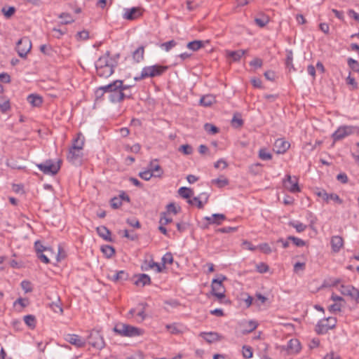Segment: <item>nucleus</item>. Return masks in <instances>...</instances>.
Masks as SVG:
<instances>
[{
    "label": "nucleus",
    "instance_id": "1",
    "mask_svg": "<svg viewBox=\"0 0 359 359\" xmlns=\"http://www.w3.org/2000/svg\"><path fill=\"white\" fill-rule=\"evenodd\" d=\"M110 52L107 51L104 55L100 56L95 62L97 74L100 77L108 78L114 72L115 63L109 62Z\"/></svg>",
    "mask_w": 359,
    "mask_h": 359
},
{
    "label": "nucleus",
    "instance_id": "2",
    "mask_svg": "<svg viewBox=\"0 0 359 359\" xmlns=\"http://www.w3.org/2000/svg\"><path fill=\"white\" fill-rule=\"evenodd\" d=\"M168 69L167 66L160 65H154L151 66H147L142 68L140 76L135 77L136 81L144 79L149 77H156L161 76Z\"/></svg>",
    "mask_w": 359,
    "mask_h": 359
},
{
    "label": "nucleus",
    "instance_id": "3",
    "mask_svg": "<svg viewBox=\"0 0 359 359\" xmlns=\"http://www.w3.org/2000/svg\"><path fill=\"white\" fill-rule=\"evenodd\" d=\"M61 164V159H57L56 161L52 159H48L43 163L37 164L36 166L43 174L55 175L60 170Z\"/></svg>",
    "mask_w": 359,
    "mask_h": 359
},
{
    "label": "nucleus",
    "instance_id": "4",
    "mask_svg": "<svg viewBox=\"0 0 359 359\" xmlns=\"http://www.w3.org/2000/svg\"><path fill=\"white\" fill-rule=\"evenodd\" d=\"M113 330L115 333L121 337H133L139 336L141 334L139 328L125 323L116 324Z\"/></svg>",
    "mask_w": 359,
    "mask_h": 359
},
{
    "label": "nucleus",
    "instance_id": "5",
    "mask_svg": "<svg viewBox=\"0 0 359 359\" xmlns=\"http://www.w3.org/2000/svg\"><path fill=\"white\" fill-rule=\"evenodd\" d=\"M337 319L334 317H328L319 320L316 325L315 331L318 334H325L330 330L336 327Z\"/></svg>",
    "mask_w": 359,
    "mask_h": 359
},
{
    "label": "nucleus",
    "instance_id": "6",
    "mask_svg": "<svg viewBox=\"0 0 359 359\" xmlns=\"http://www.w3.org/2000/svg\"><path fill=\"white\" fill-rule=\"evenodd\" d=\"M86 340L90 346L98 350L102 349L105 346L102 335L96 330H92Z\"/></svg>",
    "mask_w": 359,
    "mask_h": 359
},
{
    "label": "nucleus",
    "instance_id": "7",
    "mask_svg": "<svg viewBox=\"0 0 359 359\" xmlns=\"http://www.w3.org/2000/svg\"><path fill=\"white\" fill-rule=\"evenodd\" d=\"M356 127L353 126H341L332 135L334 142L339 141L354 133Z\"/></svg>",
    "mask_w": 359,
    "mask_h": 359
},
{
    "label": "nucleus",
    "instance_id": "8",
    "mask_svg": "<svg viewBox=\"0 0 359 359\" xmlns=\"http://www.w3.org/2000/svg\"><path fill=\"white\" fill-rule=\"evenodd\" d=\"M32 48V42L29 37L21 38L16 44V51L20 57L25 58Z\"/></svg>",
    "mask_w": 359,
    "mask_h": 359
},
{
    "label": "nucleus",
    "instance_id": "9",
    "mask_svg": "<svg viewBox=\"0 0 359 359\" xmlns=\"http://www.w3.org/2000/svg\"><path fill=\"white\" fill-rule=\"evenodd\" d=\"M83 158V152L81 149H76L74 148H69V152L67 156V160L72 164L75 165H79L81 164Z\"/></svg>",
    "mask_w": 359,
    "mask_h": 359
},
{
    "label": "nucleus",
    "instance_id": "10",
    "mask_svg": "<svg viewBox=\"0 0 359 359\" xmlns=\"http://www.w3.org/2000/svg\"><path fill=\"white\" fill-rule=\"evenodd\" d=\"M284 187L291 193H297L300 191L297 179L295 177H291L290 175L285 176L283 180Z\"/></svg>",
    "mask_w": 359,
    "mask_h": 359
},
{
    "label": "nucleus",
    "instance_id": "11",
    "mask_svg": "<svg viewBox=\"0 0 359 359\" xmlns=\"http://www.w3.org/2000/svg\"><path fill=\"white\" fill-rule=\"evenodd\" d=\"M65 339L68 343L74 345L76 348H82L84 347L86 344V339L80 337L78 334H67L65 335Z\"/></svg>",
    "mask_w": 359,
    "mask_h": 359
},
{
    "label": "nucleus",
    "instance_id": "12",
    "mask_svg": "<svg viewBox=\"0 0 359 359\" xmlns=\"http://www.w3.org/2000/svg\"><path fill=\"white\" fill-rule=\"evenodd\" d=\"M131 97V95H127L125 93L121 91V86L118 88H116V89H114V91L111 93V95H109V100L110 102L113 103L116 102H121L123 101L125 98H130Z\"/></svg>",
    "mask_w": 359,
    "mask_h": 359
},
{
    "label": "nucleus",
    "instance_id": "13",
    "mask_svg": "<svg viewBox=\"0 0 359 359\" xmlns=\"http://www.w3.org/2000/svg\"><path fill=\"white\" fill-rule=\"evenodd\" d=\"M341 292L344 295L350 297L357 302L359 300V291L352 285H341Z\"/></svg>",
    "mask_w": 359,
    "mask_h": 359
},
{
    "label": "nucleus",
    "instance_id": "14",
    "mask_svg": "<svg viewBox=\"0 0 359 359\" xmlns=\"http://www.w3.org/2000/svg\"><path fill=\"white\" fill-rule=\"evenodd\" d=\"M316 194L318 196L322 198L327 203L332 200L339 204L342 203V200L336 194H328L324 189L319 190L318 191H316Z\"/></svg>",
    "mask_w": 359,
    "mask_h": 359
},
{
    "label": "nucleus",
    "instance_id": "15",
    "mask_svg": "<svg viewBox=\"0 0 359 359\" xmlns=\"http://www.w3.org/2000/svg\"><path fill=\"white\" fill-rule=\"evenodd\" d=\"M290 147V142L283 138L277 139L274 143V150L277 154H285Z\"/></svg>",
    "mask_w": 359,
    "mask_h": 359
},
{
    "label": "nucleus",
    "instance_id": "16",
    "mask_svg": "<svg viewBox=\"0 0 359 359\" xmlns=\"http://www.w3.org/2000/svg\"><path fill=\"white\" fill-rule=\"evenodd\" d=\"M226 219V216L224 214L215 213L211 216H206L204 219L207 221V224L205 227H207L209 224H221L222 222Z\"/></svg>",
    "mask_w": 359,
    "mask_h": 359
},
{
    "label": "nucleus",
    "instance_id": "17",
    "mask_svg": "<svg viewBox=\"0 0 359 359\" xmlns=\"http://www.w3.org/2000/svg\"><path fill=\"white\" fill-rule=\"evenodd\" d=\"M226 278L224 276H221V278H214L212 281L211 284V293H216L221 291H225L222 281L226 280Z\"/></svg>",
    "mask_w": 359,
    "mask_h": 359
},
{
    "label": "nucleus",
    "instance_id": "18",
    "mask_svg": "<svg viewBox=\"0 0 359 359\" xmlns=\"http://www.w3.org/2000/svg\"><path fill=\"white\" fill-rule=\"evenodd\" d=\"M141 15V11L139 8L133 7L132 8L125 9L123 18L126 20H133Z\"/></svg>",
    "mask_w": 359,
    "mask_h": 359
},
{
    "label": "nucleus",
    "instance_id": "19",
    "mask_svg": "<svg viewBox=\"0 0 359 359\" xmlns=\"http://www.w3.org/2000/svg\"><path fill=\"white\" fill-rule=\"evenodd\" d=\"M332 250L337 253L340 251L344 245V239L339 236H334L330 241Z\"/></svg>",
    "mask_w": 359,
    "mask_h": 359
},
{
    "label": "nucleus",
    "instance_id": "20",
    "mask_svg": "<svg viewBox=\"0 0 359 359\" xmlns=\"http://www.w3.org/2000/svg\"><path fill=\"white\" fill-rule=\"evenodd\" d=\"M287 351L289 353H296L301 350L300 342L297 339H291L287 344Z\"/></svg>",
    "mask_w": 359,
    "mask_h": 359
},
{
    "label": "nucleus",
    "instance_id": "21",
    "mask_svg": "<svg viewBox=\"0 0 359 359\" xmlns=\"http://www.w3.org/2000/svg\"><path fill=\"white\" fill-rule=\"evenodd\" d=\"M136 280L134 284L137 286L144 287L151 284L150 277L145 273H141L135 276Z\"/></svg>",
    "mask_w": 359,
    "mask_h": 359
},
{
    "label": "nucleus",
    "instance_id": "22",
    "mask_svg": "<svg viewBox=\"0 0 359 359\" xmlns=\"http://www.w3.org/2000/svg\"><path fill=\"white\" fill-rule=\"evenodd\" d=\"M129 274L124 270L117 271H116L110 278L111 280L114 282H119L122 283L128 279Z\"/></svg>",
    "mask_w": 359,
    "mask_h": 359
},
{
    "label": "nucleus",
    "instance_id": "23",
    "mask_svg": "<svg viewBox=\"0 0 359 359\" xmlns=\"http://www.w3.org/2000/svg\"><path fill=\"white\" fill-rule=\"evenodd\" d=\"M96 231L99 236L102 238L104 241L111 242V231L105 226H100L96 228Z\"/></svg>",
    "mask_w": 359,
    "mask_h": 359
},
{
    "label": "nucleus",
    "instance_id": "24",
    "mask_svg": "<svg viewBox=\"0 0 359 359\" xmlns=\"http://www.w3.org/2000/svg\"><path fill=\"white\" fill-rule=\"evenodd\" d=\"M142 269L144 271H148L150 269H154L156 272L160 273L163 271V266L157 262H155L154 260H151L149 262H145L144 265L142 266Z\"/></svg>",
    "mask_w": 359,
    "mask_h": 359
},
{
    "label": "nucleus",
    "instance_id": "25",
    "mask_svg": "<svg viewBox=\"0 0 359 359\" xmlns=\"http://www.w3.org/2000/svg\"><path fill=\"white\" fill-rule=\"evenodd\" d=\"M246 50H226V54L229 58H231L233 62H238L245 55Z\"/></svg>",
    "mask_w": 359,
    "mask_h": 359
},
{
    "label": "nucleus",
    "instance_id": "26",
    "mask_svg": "<svg viewBox=\"0 0 359 359\" xmlns=\"http://www.w3.org/2000/svg\"><path fill=\"white\" fill-rule=\"evenodd\" d=\"M201 335L204 339V340L208 343H213L219 341L222 339V336H220L218 333L213 332H202Z\"/></svg>",
    "mask_w": 359,
    "mask_h": 359
},
{
    "label": "nucleus",
    "instance_id": "27",
    "mask_svg": "<svg viewBox=\"0 0 359 359\" xmlns=\"http://www.w3.org/2000/svg\"><path fill=\"white\" fill-rule=\"evenodd\" d=\"M84 142L85 137L82 133H79L76 135V138L73 140L72 146L71 147V148L83 150Z\"/></svg>",
    "mask_w": 359,
    "mask_h": 359
},
{
    "label": "nucleus",
    "instance_id": "28",
    "mask_svg": "<svg viewBox=\"0 0 359 359\" xmlns=\"http://www.w3.org/2000/svg\"><path fill=\"white\" fill-rule=\"evenodd\" d=\"M27 100L32 107H40L43 103L42 97L36 94H31L28 95Z\"/></svg>",
    "mask_w": 359,
    "mask_h": 359
},
{
    "label": "nucleus",
    "instance_id": "29",
    "mask_svg": "<svg viewBox=\"0 0 359 359\" xmlns=\"http://www.w3.org/2000/svg\"><path fill=\"white\" fill-rule=\"evenodd\" d=\"M157 159H154L149 164V170L154 172V177H160L163 175V170L161 167L156 163Z\"/></svg>",
    "mask_w": 359,
    "mask_h": 359
},
{
    "label": "nucleus",
    "instance_id": "30",
    "mask_svg": "<svg viewBox=\"0 0 359 359\" xmlns=\"http://www.w3.org/2000/svg\"><path fill=\"white\" fill-rule=\"evenodd\" d=\"M285 66L290 72L291 71H296V69L293 65V53L291 50H287L286 51Z\"/></svg>",
    "mask_w": 359,
    "mask_h": 359
},
{
    "label": "nucleus",
    "instance_id": "31",
    "mask_svg": "<svg viewBox=\"0 0 359 359\" xmlns=\"http://www.w3.org/2000/svg\"><path fill=\"white\" fill-rule=\"evenodd\" d=\"M144 46H141L133 53V57L136 62H140L144 60Z\"/></svg>",
    "mask_w": 359,
    "mask_h": 359
},
{
    "label": "nucleus",
    "instance_id": "32",
    "mask_svg": "<svg viewBox=\"0 0 359 359\" xmlns=\"http://www.w3.org/2000/svg\"><path fill=\"white\" fill-rule=\"evenodd\" d=\"M11 109L10 100L6 96L0 97V111L6 113Z\"/></svg>",
    "mask_w": 359,
    "mask_h": 359
},
{
    "label": "nucleus",
    "instance_id": "33",
    "mask_svg": "<svg viewBox=\"0 0 359 359\" xmlns=\"http://www.w3.org/2000/svg\"><path fill=\"white\" fill-rule=\"evenodd\" d=\"M34 248L36 255L44 252L46 253L53 254V250L50 248L43 246V244L39 241L35 242Z\"/></svg>",
    "mask_w": 359,
    "mask_h": 359
},
{
    "label": "nucleus",
    "instance_id": "34",
    "mask_svg": "<svg viewBox=\"0 0 359 359\" xmlns=\"http://www.w3.org/2000/svg\"><path fill=\"white\" fill-rule=\"evenodd\" d=\"M121 80H116L112 83L104 86V90L106 91V93L111 95V93H112V92L114 91V89H116V88H118L119 86H121Z\"/></svg>",
    "mask_w": 359,
    "mask_h": 359
},
{
    "label": "nucleus",
    "instance_id": "35",
    "mask_svg": "<svg viewBox=\"0 0 359 359\" xmlns=\"http://www.w3.org/2000/svg\"><path fill=\"white\" fill-rule=\"evenodd\" d=\"M178 194L181 197L189 200L194 195V191L190 188L182 187L179 189Z\"/></svg>",
    "mask_w": 359,
    "mask_h": 359
},
{
    "label": "nucleus",
    "instance_id": "36",
    "mask_svg": "<svg viewBox=\"0 0 359 359\" xmlns=\"http://www.w3.org/2000/svg\"><path fill=\"white\" fill-rule=\"evenodd\" d=\"M203 46H204L203 41H200V40H195L193 41H190L187 45V47L193 51H197L200 48H203Z\"/></svg>",
    "mask_w": 359,
    "mask_h": 359
},
{
    "label": "nucleus",
    "instance_id": "37",
    "mask_svg": "<svg viewBox=\"0 0 359 359\" xmlns=\"http://www.w3.org/2000/svg\"><path fill=\"white\" fill-rule=\"evenodd\" d=\"M289 226L294 228L298 233L304 231L307 226L299 221H292L289 222Z\"/></svg>",
    "mask_w": 359,
    "mask_h": 359
},
{
    "label": "nucleus",
    "instance_id": "38",
    "mask_svg": "<svg viewBox=\"0 0 359 359\" xmlns=\"http://www.w3.org/2000/svg\"><path fill=\"white\" fill-rule=\"evenodd\" d=\"M101 251L107 258H111L115 254L114 248L109 245H102L101 247Z\"/></svg>",
    "mask_w": 359,
    "mask_h": 359
},
{
    "label": "nucleus",
    "instance_id": "39",
    "mask_svg": "<svg viewBox=\"0 0 359 359\" xmlns=\"http://www.w3.org/2000/svg\"><path fill=\"white\" fill-rule=\"evenodd\" d=\"M259 158L263 161H269L272 158V154L266 148H262L258 153Z\"/></svg>",
    "mask_w": 359,
    "mask_h": 359
},
{
    "label": "nucleus",
    "instance_id": "40",
    "mask_svg": "<svg viewBox=\"0 0 359 359\" xmlns=\"http://www.w3.org/2000/svg\"><path fill=\"white\" fill-rule=\"evenodd\" d=\"M25 324L31 329H34L36 326V318L33 315H27L24 317Z\"/></svg>",
    "mask_w": 359,
    "mask_h": 359
},
{
    "label": "nucleus",
    "instance_id": "41",
    "mask_svg": "<svg viewBox=\"0 0 359 359\" xmlns=\"http://www.w3.org/2000/svg\"><path fill=\"white\" fill-rule=\"evenodd\" d=\"M59 18L62 19L61 23L64 25L70 24L74 21L73 17L67 13H62Z\"/></svg>",
    "mask_w": 359,
    "mask_h": 359
},
{
    "label": "nucleus",
    "instance_id": "42",
    "mask_svg": "<svg viewBox=\"0 0 359 359\" xmlns=\"http://www.w3.org/2000/svg\"><path fill=\"white\" fill-rule=\"evenodd\" d=\"M306 220L309 222V227L313 229V226L317 221L316 217L313 215V212L308 211L306 215Z\"/></svg>",
    "mask_w": 359,
    "mask_h": 359
},
{
    "label": "nucleus",
    "instance_id": "43",
    "mask_svg": "<svg viewBox=\"0 0 359 359\" xmlns=\"http://www.w3.org/2000/svg\"><path fill=\"white\" fill-rule=\"evenodd\" d=\"M188 203H189L190 205H196V206L199 208V209H202L203 208V206H204V204H203V202L202 201V200L200 198V197H194L193 198L191 199H189L187 201Z\"/></svg>",
    "mask_w": 359,
    "mask_h": 359
},
{
    "label": "nucleus",
    "instance_id": "44",
    "mask_svg": "<svg viewBox=\"0 0 359 359\" xmlns=\"http://www.w3.org/2000/svg\"><path fill=\"white\" fill-rule=\"evenodd\" d=\"M212 183L217 185L218 187L222 188L229 184V180L226 177L217 178L212 180Z\"/></svg>",
    "mask_w": 359,
    "mask_h": 359
},
{
    "label": "nucleus",
    "instance_id": "45",
    "mask_svg": "<svg viewBox=\"0 0 359 359\" xmlns=\"http://www.w3.org/2000/svg\"><path fill=\"white\" fill-rule=\"evenodd\" d=\"M173 262L172 255L170 252L165 253L162 257V264L163 269H165V264H172Z\"/></svg>",
    "mask_w": 359,
    "mask_h": 359
},
{
    "label": "nucleus",
    "instance_id": "46",
    "mask_svg": "<svg viewBox=\"0 0 359 359\" xmlns=\"http://www.w3.org/2000/svg\"><path fill=\"white\" fill-rule=\"evenodd\" d=\"M242 353L245 358H251L253 355L252 348L250 346L244 345L242 348Z\"/></svg>",
    "mask_w": 359,
    "mask_h": 359
},
{
    "label": "nucleus",
    "instance_id": "47",
    "mask_svg": "<svg viewBox=\"0 0 359 359\" xmlns=\"http://www.w3.org/2000/svg\"><path fill=\"white\" fill-rule=\"evenodd\" d=\"M243 124V121L241 118V116L238 114H235L231 120V125L234 128H239L242 126Z\"/></svg>",
    "mask_w": 359,
    "mask_h": 359
},
{
    "label": "nucleus",
    "instance_id": "48",
    "mask_svg": "<svg viewBox=\"0 0 359 359\" xmlns=\"http://www.w3.org/2000/svg\"><path fill=\"white\" fill-rule=\"evenodd\" d=\"M347 62H348V67L353 72H359V62L357 60H355L353 58H348Z\"/></svg>",
    "mask_w": 359,
    "mask_h": 359
},
{
    "label": "nucleus",
    "instance_id": "49",
    "mask_svg": "<svg viewBox=\"0 0 359 359\" xmlns=\"http://www.w3.org/2000/svg\"><path fill=\"white\" fill-rule=\"evenodd\" d=\"M177 45V42L175 40H170L169 41H166L163 43L161 45V47L165 50L166 52L170 51L172 48H174Z\"/></svg>",
    "mask_w": 359,
    "mask_h": 359
},
{
    "label": "nucleus",
    "instance_id": "50",
    "mask_svg": "<svg viewBox=\"0 0 359 359\" xmlns=\"http://www.w3.org/2000/svg\"><path fill=\"white\" fill-rule=\"evenodd\" d=\"M205 130L209 134H216L219 132V128L211 123H205L204 126Z\"/></svg>",
    "mask_w": 359,
    "mask_h": 359
},
{
    "label": "nucleus",
    "instance_id": "51",
    "mask_svg": "<svg viewBox=\"0 0 359 359\" xmlns=\"http://www.w3.org/2000/svg\"><path fill=\"white\" fill-rule=\"evenodd\" d=\"M1 12L4 13L6 18H10L15 12V8L13 6H10L8 8H2Z\"/></svg>",
    "mask_w": 359,
    "mask_h": 359
},
{
    "label": "nucleus",
    "instance_id": "52",
    "mask_svg": "<svg viewBox=\"0 0 359 359\" xmlns=\"http://www.w3.org/2000/svg\"><path fill=\"white\" fill-rule=\"evenodd\" d=\"M287 239L292 241L297 247H303L306 245V242L304 241L297 237L290 236H288Z\"/></svg>",
    "mask_w": 359,
    "mask_h": 359
},
{
    "label": "nucleus",
    "instance_id": "53",
    "mask_svg": "<svg viewBox=\"0 0 359 359\" xmlns=\"http://www.w3.org/2000/svg\"><path fill=\"white\" fill-rule=\"evenodd\" d=\"M50 307L55 313L60 314L63 313V309L60 302H53L50 304Z\"/></svg>",
    "mask_w": 359,
    "mask_h": 359
},
{
    "label": "nucleus",
    "instance_id": "54",
    "mask_svg": "<svg viewBox=\"0 0 359 359\" xmlns=\"http://www.w3.org/2000/svg\"><path fill=\"white\" fill-rule=\"evenodd\" d=\"M214 98L211 95L203 96L201 99V103L205 107L210 106L212 104Z\"/></svg>",
    "mask_w": 359,
    "mask_h": 359
},
{
    "label": "nucleus",
    "instance_id": "55",
    "mask_svg": "<svg viewBox=\"0 0 359 359\" xmlns=\"http://www.w3.org/2000/svg\"><path fill=\"white\" fill-rule=\"evenodd\" d=\"M256 269H257V271L260 273H266L269 269V266L264 262H260V263L257 264L256 266Z\"/></svg>",
    "mask_w": 359,
    "mask_h": 359
},
{
    "label": "nucleus",
    "instance_id": "56",
    "mask_svg": "<svg viewBox=\"0 0 359 359\" xmlns=\"http://www.w3.org/2000/svg\"><path fill=\"white\" fill-rule=\"evenodd\" d=\"M139 176L144 180H149L151 177L154 176V172H151V170H145V171H143V172H140L139 173Z\"/></svg>",
    "mask_w": 359,
    "mask_h": 359
},
{
    "label": "nucleus",
    "instance_id": "57",
    "mask_svg": "<svg viewBox=\"0 0 359 359\" xmlns=\"http://www.w3.org/2000/svg\"><path fill=\"white\" fill-rule=\"evenodd\" d=\"M258 248L266 255L271 254L272 252L271 247L269 245L268 243H262L259 245H258L257 249Z\"/></svg>",
    "mask_w": 359,
    "mask_h": 359
},
{
    "label": "nucleus",
    "instance_id": "58",
    "mask_svg": "<svg viewBox=\"0 0 359 359\" xmlns=\"http://www.w3.org/2000/svg\"><path fill=\"white\" fill-rule=\"evenodd\" d=\"M122 205V201L120 198L118 197H114L111 199V206L114 209H117L120 208Z\"/></svg>",
    "mask_w": 359,
    "mask_h": 359
},
{
    "label": "nucleus",
    "instance_id": "59",
    "mask_svg": "<svg viewBox=\"0 0 359 359\" xmlns=\"http://www.w3.org/2000/svg\"><path fill=\"white\" fill-rule=\"evenodd\" d=\"M21 287L22 290L26 292H30L32 291V287L31 286V283L29 280H22L21 282Z\"/></svg>",
    "mask_w": 359,
    "mask_h": 359
},
{
    "label": "nucleus",
    "instance_id": "60",
    "mask_svg": "<svg viewBox=\"0 0 359 359\" xmlns=\"http://www.w3.org/2000/svg\"><path fill=\"white\" fill-rule=\"evenodd\" d=\"M255 23L260 27H264L269 22V18L266 17L255 18Z\"/></svg>",
    "mask_w": 359,
    "mask_h": 359
},
{
    "label": "nucleus",
    "instance_id": "61",
    "mask_svg": "<svg viewBox=\"0 0 359 359\" xmlns=\"http://www.w3.org/2000/svg\"><path fill=\"white\" fill-rule=\"evenodd\" d=\"M167 210L168 212H172L174 215H176L180 210V208L177 207L175 203H170L167 205Z\"/></svg>",
    "mask_w": 359,
    "mask_h": 359
},
{
    "label": "nucleus",
    "instance_id": "62",
    "mask_svg": "<svg viewBox=\"0 0 359 359\" xmlns=\"http://www.w3.org/2000/svg\"><path fill=\"white\" fill-rule=\"evenodd\" d=\"M180 151L186 155H189L193 152V148L189 144H183L180 147Z\"/></svg>",
    "mask_w": 359,
    "mask_h": 359
},
{
    "label": "nucleus",
    "instance_id": "63",
    "mask_svg": "<svg viewBox=\"0 0 359 359\" xmlns=\"http://www.w3.org/2000/svg\"><path fill=\"white\" fill-rule=\"evenodd\" d=\"M263 65L262 59L256 57L250 62V65L255 68H260Z\"/></svg>",
    "mask_w": 359,
    "mask_h": 359
},
{
    "label": "nucleus",
    "instance_id": "64",
    "mask_svg": "<svg viewBox=\"0 0 359 359\" xmlns=\"http://www.w3.org/2000/svg\"><path fill=\"white\" fill-rule=\"evenodd\" d=\"M242 247L244 249H247L251 251H255L257 249V246L253 245L250 241H244L242 243Z\"/></svg>",
    "mask_w": 359,
    "mask_h": 359
}]
</instances>
